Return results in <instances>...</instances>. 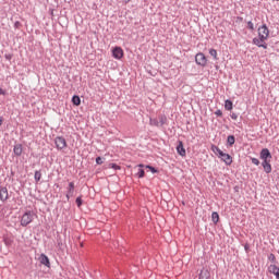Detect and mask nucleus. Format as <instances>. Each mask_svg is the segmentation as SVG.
Instances as JSON below:
<instances>
[{
  "instance_id": "f257e3e1",
  "label": "nucleus",
  "mask_w": 279,
  "mask_h": 279,
  "mask_svg": "<svg viewBox=\"0 0 279 279\" xmlns=\"http://www.w3.org/2000/svg\"><path fill=\"white\" fill-rule=\"evenodd\" d=\"M259 158L263 160L262 167L265 173H271V151L268 148H263L259 153Z\"/></svg>"
},
{
  "instance_id": "f03ea898",
  "label": "nucleus",
  "mask_w": 279,
  "mask_h": 279,
  "mask_svg": "<svg viewBox=\"0 0 279 279\" xmlns=\"http://www.w3.org/2000/svg\"><path fill=\"white\" fill-rule=\"evenodd\" d=\"M32 221H34V211H26L21 219V226H23V228H26V226H29V223H32Z\"/></svg>"
},
{
  "instance_id": "7ed1b4c3",
  "label": "nucleus",
  "mask_w": 279,
  "mask_h": 279,
  "mask_svg": "<svg viewBox=\"0 0 279 279\" xmlns=\"http://www.w3.org/2000/svg\"><path fill=\"white\" fill-rule=\"evenodd\" d=\"M195 62L196 64H198L199 66H206L208 60L206 59V56L202 52H198L195 56Z\"/></svg>"
},
{
  "instance_id": "20e7f679",
  "label": "nucleus",
  "mask_w": 279,
  "mask_h": 279,
  "mask_svg": "<svg viewBox=\"0 0 279 279\" xmlns=\"http://www.w3.org/2000/svg\"><path fill=\"white\" fill-rule=\"evenodd\" d=\"M258 36L259 38H266V40L269 38V28L267 27V24H264L258 28Z\"/></svg>"
},
{
  "instance_id": "39448f33",
  "label": "nucleus",
  "mask_w": 279,
  "mask_h": 279,
  "mask_svg": "<svg viewBox=\"0 0 279 279\" xmlns=\"http://www.w3.org/2000/svg\"><path fill=\"white\" fill-rule=\"evenodd\" d=\"M54 144L57 149H64L66 147V140L62 136H58L54 138Z\"/></svg>"
},
{
  "instance_id": "423d86ee",
  "label": "nucleus",
  "mask_w": 279,
  "mask_h": 279,
  "mask_svg": "<svg viewBox=\"0 0 279 279\" xmlns=\"http://www.w3.org/2000/svg\"><path fill=\"white\" fill-rule=\"evenodd\" d=\"M112 56L116 60H121V58H123V49H121V47L113 48Z\"/></svg>"
},
{
  "instance_id": "0eeeda50",
  "label": "nucleus",
  "mask_w": 279,
  "mask_h": 279,
  "mask_svg": "<svg viewBox=\"0 0 279 279\" xmlns=\"http://www.w3.org/2000/svg\"><path fill=\"white\" fill-rule=\"evenodd\" d=\"M75 193V183L70 182L68 186V193H66V199H71L73 197V194Z\"/></svg>"
},
{
  "instance_id": "6e6552de",
  "label": "nucleus",
  "mask_w": 279,
  "mask_h": 279,
  "mask_svg": "<svg viewBox=\"0 0 279 279\" xmlns=\"http://www.w3.org/2000/svg\"><path fill=\"white\" fill-rule=\"evenodd\" d=\"M222 162H225L227 166L232 165V156H230L229 154L222 153L219 157Z\"/></svg>"
},
{
  "instance_id": "1a4fd4ad",
  "label": "nucleus",
  "mask_w": 279,
  "mask_h": 279,
  "mask_svg": "<svg viewBox=\"0 0 279 279\" xmlns=\"http://www.w3.org/2000/svg\"><path fill=\"white\" fill-rule=\"evenodd\" d=\"M8 187H1L0 189V201L1 202H8Z\"/></svg>"
},
{
  "instance_id": "9d476101",
  "label": "nucleus",
  "mask_w": 279,
  "mask_h": 279,
  "mask_svg": "<svg viewBox=\"0 0 279 279\" xmlns=\"http://www.w3.org/2000/svg\"><path fill=\"white\" fill-rule=\"evenodd\" d=\"M39 262L41 265H45V267H50L51 263L49 262V257L45 254H41L39 256Z\"/></svg>"
},
{
  "instance_id": "9b49d317",
  "label": "nucleus",
  "mask_w": 279,
  "mask_h": 279,
  "mask_svg": "<svg viewBox=\"0 0 279 279\" xmlns=\"http://www.w3.org/2000/svg\"><path fill=\"white\" fill-rule=\"evenodd\" d=\"M177 151L179 156H186V149H184V144L182 142H179V145L177 146Z\"/></svg>"
},
{
  "instance_id": "f8f14e48",
  "label": "nucleus",
  "mask_w": 279,
  "mask_h": 279,
  "mask_svg": "<svg viewBox=\"0 0 279 279\" xmlns=\"http://www.w3.org/2000/svg\"><path fill=\"white\" fill-rule=\"evenodd\" d=\"M268 270L270 274H274V276H276L277 279H279V267L276 265H270L268 267Z\"/></svg>"
},
{
  "instance_id": "ddd939ff",
  "label": "nucleus",
  "mask_w": 279,
  "mask_h": 279,
  "mask_svg": "<svg viewBox=\"0 0 279 279\" xmlns=\"http://www.w3.org/2000/svg\"><path fill=\"white\" fill-rule=\"evenodd\" d=\"M266 37L262 36L259 38H253V45H256V47H263V43H265Z\"/></svg>"
},
{
  "instance_id": "4468645a",
  "label": "nucleus",
  "mask_w": 279,
  "mask_h": 279,
  "mask_svg": "<svg viewBox=\"0 0 279 279\" xmlns=\"http://www.w3.org/2000/svg\"><path fill=\"white\" fill-rule=\"evenodd\" d=\"M13 153L15 156H21L23 154V145L22 144H15L13 148Z\"/></svg>"
},
{
  "instance_id": "2eb2a0df",
  "label": "nucleus",
  "mask_w": 279,
  "mask_h": 279,
  "mask_svg": "<svg viewBox=\"0 0 279 279\" xmlns=\"http://www.w3.org/2000/svg\"><path fill=\"white\" fill-rule=\"evenodd\" d=\"M198 279H210V271L208 269L201 270Z\"/></svg>"
},
{
  "instance_id": "dca6fc26",
  "label": "nucleus",
  "mask_w": 279,
  "mask_h": 279,
  "mask_svg": "<svg viewBox=\"0 0 279 279\" xmlns=\"http://www.w3.org/2000/svg\"><path fill=\"white\" fill-rule=\"evenodd\" d=\"M72 104H73L74 106H80V104H82V99L80 98V96L74 95V96L72 97Z\"/></svg>"
},
{
  "instance_id": "f3484780",
  "label": "nucleus",
  "mask_w": 279,
  "mask_h": 279,
  "mask_svg": "<svg viewBox=\"0 0 279 279\" xmlns=\"http://www.w3.org/2000/svg\"><path fill=\"white\" fill-rule=\"evenodd\" d=\"M211 149H213L214 154H216V156H218V158L223 154V150H221L218 146H211Z\"/></svg>"
},
{
  "instance_id": "a211bd4d",
  "label": "nucleus",
  "mask_w": 279,
  "mask_h": 279,
  "mask_svg": "<svg viewBox=\"0 0 279 279\" xmlns=\"http://www.w3.org/2000/svg\"><path fill=\"white\" fill-rule=\"evenodd\" d=\"M235 141H236V138L234 137V135H229V136L227 137V143H228V145H229L230 147H232V145H234Z\"/></svg>"
},
{
  "instance_id": "6ab92c4d",
  "label": "nucleus",
  "mask_w": 279,
  "mask_h": 279,
  "mask_svg": "<svg viewBox=\"0 0 279 279\" xmlns=\"http://www.w3.org/2000/svg\"><path fill=\"white\" fill-rule=\"evenodd\" d=\"M138 167L140 168L137 169V173H136L137 178H145V170L142 168L143 165H140Z\"/></svg>"
},
{
  "instance_id": "aec40b11",
  "label": "nucleus",
  "mask_w": 279,
  "mask_h": 279,
  "mask_svg": "<svg viewBox=\"0 0 279 279\" xmlns=\"http://www.w3.org/2000/svg\"><path fill=\"white\" fill-rule=\"evenodd\" d=\"M211 220L214 223H219V214L217 211L211 214Z\"/></svg>"
},
{
  "instance_id": "412c9836",
  "label": "nucleus",
  "mask_w": 279,
  "mask_h": 279,
  "mask_svg": "<svg viewBox=\"0 0 279 279\" xmlns=\"http://www.w3.org/2000/svg\"><path fill=\"white\" fill-rule=\"evenodd\" d=\"M232 107H233L232 100L227 99V100L225 101V108H226V110H232Z\"/></svg>"
},
{
  "instance_id": "4be33fe9",
  "label": "nucleus",
  "mask_w": 279,
  "mask_h": 279,
  "mask_svg": "<svg viewBox=\"0 0 279 279\" xmlns=\"http://www.w3.org/2000/svg\"><path fill=\"white\" fill-rule=\"evenodd\" d=\"M167 123V117L166 116H160L159 117V126L162 128Z\"/></svg>"
},
{
  "instance_id": "5701e85b",
  "label": "nucleus",
  "mask_w": 279,
  "mask_h": 279,
  "mask_svg": "<svg viewBox=\"0 0 279 279\" xmlns=\"http://www.w3.org/2000/svg\"><path fill=\"white\" fill-rule=\"evenodd\" d=\"M43 178V173L40 171H35V182H40V179Z\"/></svg>"
},
{
  "instance_id": "b1692460",
  "label": "nucleus",
  "mask_w": 279,
  "mask_h": 279,
  "mask_svg": "<svg viewBox=\"0 0 279 279\" xmlns=\"http://www.w3.org/2000/svg\"><path fill=\"white\" fill-rule=\"evenodd\" d=\"M209 56H211L214 60H219V58L217 57V51L215 49L209 50Z\"/></svg>"
},
{
  "instance_id": "393cba45",
  "label": "nucleus",
  "mask_w": 279,
  "mask_h": 279,
  "mask_svg": "<svg viewBox=\"0 0 279 279\" xmlns=\"http://www.w3.org/2000/svg\"><path fill=\"white\" fill-rule=\"evenodd\" d=\"M150 125H156V128H160V122L157 119H150Z\"/></svg>"
},
{
  "instance_id": "a878e982",
  "label": "nucleus",
  "mask_w": 279,
  "mask_h": 279,
  "mask_svg": "<svg viewBox=\"0 0 279 279\" xmlns=\"http://www.w3.org/2000/svg\"><path fill=\"white\" fill-rule=\"evenodd\" d=\"M109 168L110 169H121V166L117 165V163H109Z\"/></svg>"
},
{
  "instance_id": "bb28decb",
  "label": "nucleus",
  "mask_w": 279,
  "mask_h": 279,
  "mask_svg": "<svg viewBox=\"0 0 279 279\" xmlns=\"http://www.w3.org/2000/svg\"><path fill=\"white\" fill-rule=\"evenodd\" d=\"M252 163L256 165V167H258V165H260V161L257 158H251Z\"/></svg>"
},
{
  "instance_id": "cd10ccee",
  "label": "nucleus",
  "mask_w": 279,
  "mask_h": 279,
  "mask_svg": "<svg viewBox=\"0 0 279 279\" xmlns=\"http://www.w3.org/2000/svg\"><path fill=\"white\" fill-rule=\"evenodd\" d=\"M146 169H149L151 173H158V170L151 166H146Z\"/></svg>"
},
{
  "instance_id": "c85d7f7f",
  "label": "nucleus",
  "mask_w": 279,
  "mask_h": 279,
  "mask_svg": "<svg viewBox=\"0 0 279 279\" xmlns=\"http://www.w3.org/2000/svg\"><path fill=\"white\" fill-rule=\"evenodd\" d=\"M247 27L248 29H251L252 32H254V23H252V21L247 22Z\"/></svg>"
},
{
  "instance_id": "c756f323",
  "label": "nucleus",
  "mask_w": 279,
  "mask_h": 279,
  "mask_svg": "<svg viewBox=\"0 0 279 279\" xmlns=\"http://www.w3.org/2000/svg\"><path fill=\"white\" fill-rule=\"evenodd\" d=\"M76 206H77L78 208L82 206V197H81V196H78V197L76 198Z\"/></svg>"
},
{
  "instance_id": "7c9ffc66",
  "label": "nucleus",
  "mask_w": 279,
  "mask_h": 279,
  "mask_svg": "<svg viewBox=\"0 0 279 279\" xmlns=\"http://www.w3.org/2000/svg\"><path fill=\"white\" fill-rule=\"evenodd\" d=\"M96 163L97 165H104V159L101 157L96 158Z\"/></svg>"
},
{
  "instance_id": "2f4dec72",
  "label": "nucleus",
  "mask_w": 279,
  "mask_h": 279,
  "mask_svg": "<svg viewBox=\"0 0 279 279\" xmlns=\"http://www.w3.org/2000/svg\"><path fill=\"white\" fill-rule=\"evenodd\" d=\"M268 260H271V263H275V262H276V255L270 254V255L268 256Z\"/></svg>"
},
{
  "instance_id": "473e14b6",
  "label": "nucleus",
  "mask_w": 279,
  "mask_h": 279,
  "mask_svg": "<svg viewBox=\"0 0 279 279\" xmlns=\"http://www.w3.org/2000/svg\"><path fill=\"white\" fill-rule=\"evenodd\" d=\"M215 114L216 117H223V112L220 109L216 110Z\"/></svg>"
},
{
  "instance_id": "72a5a7b5",
  "label": "nucleus",
  "mask_w": 279,
  "mask_h": 279,
  "mask_svg": "<svg viewBox=\"0 0 279 279\" xmlns=\"http://www.w3.org/2000/svg\"><path fill=\"white\" fill-rule=\"evenodd\" d=\"M231 119H233V121H236V119H239V116L236 113H232Z\"/></svg>"
},
{
  "instance_id": "f704fd0d",
  "label": "nucleus",
  "mask_w": 279,
  "mask_h": 279,
  "mask_svg": "<svg viewBox=\"0 0 279 279\" xmlns=\"http://www.w3.org/2000/svg\"><path fill=\"white\" fill-rule=\"evenodd\" d=\"M14 27H15L16 29H19V27H21V22H15V23H14Z\"/></svg>"
},
{
  "instance_id": "c9c22d12",
  "label": "nucleus",
  "mask_w": 279,
  "mask_h": 279,
  "mask_svg": "<svg viewBox=\"0 0 279 279\" xmlns=\"http://www.w3.org/2000/svg\"><path fill=\"white\" fill-rule=\"evenodd\" d=\"M4 58H5L7 60H12V54H5Z\"/></svg>"
},
{
  "instance_id": "e433bc0d",
  "label": "nucleus",
  "mask_w": 279,
  "mask_h": 279,
  "mask_svg": "<svg viewBox=\"0 0 279 279\" xmlns=\"http://www.w3.org/2000/svg\"><path fill=\"white\" fill-rule=\"evenodd\" d=\"M0 95H5V90H3V88L0 87Z\"/></svg>"
},
{
  "instance_id": "4c0bfd02",
  "label": "nucleus",
  "mask_w": 279,
  "mask_h": 279,
  "mask_svg": "<svg viewBox=\"0 0 279 279\" xmlns=\"http://www.w3.org/2000/svg\"><path fill=\"white\" fill-rule=\"evenodd\" d=\"M263 49H267V44H262L260 46Z\"/></svg>"
},
{
  "instance_id": "58836bf2",
  "label": "nucleus",
  "mask_w": 279,
  "mask_h": 279,
  "mask_svg": "<svg viewBox=\"0 0 279 279\" xmlns=\"http://www.w3.org/2000/svg\"><path fill=\"white\" fill-rule=\"evenodd\" d=\"M244 250L247 252V250H250V247L247 245L244 246Z\"/></svg>"
},
{
  "instance_id": "ea45409f",
  "label": "nucleus",
  "mask_w": 279,
  "mask_h": 279,
  "mask_svg": "<svg viewBox=\"0 0 279 279\" xmlns=\"http://www.w3.org/2000/svg\"><path fill=\"white\" fill-rule=\"evenodd\" d=\"M2 123H3V120L0 118V125H2Z\"/></svg>"
},
{
  "instance_id": "a19ab883",
  "label": "nucleus",
  "mask_w": 279,
  "mask_h": 279,
  "mask_svg": "<svg viewBox=\"0 0 279 279\" xmlns=\"http://www.w3.org/2000/svg\"><path fill=\"white\" fill-rule=\"evenodd\" d=\"M128 2L130 1V0H126Z\"/></svg>"
}]
</instances>
